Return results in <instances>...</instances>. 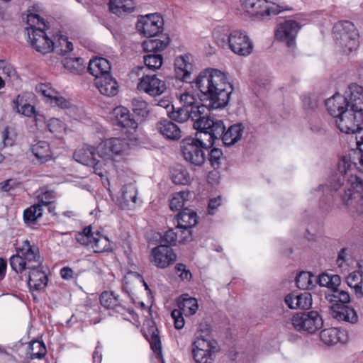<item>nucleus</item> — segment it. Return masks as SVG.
Wrapping results in <instances>:
<instances>
[{
  "label": "nucleus",
  "instance_id": "40",
  "mask_svg": "<svg viewBox=\"0 0 363 363\" xmlns=\"http://www.w3.org/2000/svg\"><path fill=\"white\" fill-rule=\"evenodd\" d=\"M133 0H115V15L125 16L135 11Z\"/></svg>",
  "mask_w": 363,
  "mask_h": 363
},
{
  "label": "nucleus",
  "instance_id": "18",
  "mask_svg": "<svg viewBox=\"0 0 363 363\" xmlns=\"http://www.w3.org/2000/svg\"><path fill=\"white\" fill-rule=\"evenodd\" d=\"M16 252L27 262L28 266L33 264H42L43 259L40 257L39 248L29 240L23 241L20 247H16Z\"/></svg>",
  "mask_w": 363,
  "mask_h": 363
},
{
  "label": "nucleus",
  "instance_id": "12",
  "mask_svg": "<svg viewBox=\"0 0 363 363\" xmlns=\"http://www.w3.org/2000/svg\"><path fill=\"white\" fill-rule=\"evenodd\" d=\"M301 25L294 20H286L280 23L275 30V38L279 41L284 43L288 48H294L296 38Z\"/></svg>",
  "mask_w": 363,
  "mask_h": 363
},
{
  "label": "nucleus",
  "instance_id": "1",
  "mask_svg": "<svg viewBox=\"0 0 363 363\" xmlns=\"http://www.w3.org/2000/svg\"><path fill=\"white\" fill-rule=\"evenodd\" d=\"M194 86L200 92L199 98L206 105H197L191 109L171 106L167 111L169 118L178 123H184L191 118L196 130H203L210 138H216L223 133V121L205 116L207 109H218L226 106L233 91L226 74L217 69L207 68L201 71L194 80Z\"/></svg>",
  "mask_w": 363,
  "mask_h": 363
},
{
  "label": "nucleus",
  "instance_id": "7",
  "mask_svg": "<svg viewBox=\"0 0 363 363\" xmlns=\"http://www.w3.org/2000/svg\"><path fill=\"white\" fill-rule=\"evenodd\" d=\"M219 351L218 342L211 337L196 336L191 344V355L195 363H213Z\"/></svg>",
  "mask_w": 363,
  "mask_h": 363
},
{
  "label": "nucleus",
  "instance_id": "36",
  "mask_svg": "<svg viewBox=\"0 0 363 363\" xmlns=\"http://www.w3.org/2000/svg\"><path fill=\"white\" fill-rule=\"evenodd\" d=\"M65 69L74 74H80L85 70L84 60L82 57H65L63 61Z\"/></svg>",
  "mask_w": 363,
  "mask_h": 363
},
{
  "label": "nucleus",
  "instance_id": "58",
  "mask_svg": "<svg viewBox=\"0 0 363 363\" xmlns=\"http://www.w3.org/2000/svg\"><path fill=\"white\" fill-rule=\"evenodd\" d=\"M76 240L78 243L87 246L90 243L94 242L96 247H99V239L94 238L93 235H86V234L77 233L75 235Z\"/></svg>",
  "mask_w": 363,
  "mask_h": 363
},
{
  "label": "nucleus",
  "instance_id": "63",
  "mask_svg": "<svg viewBox=\"0 0 363 363\" xmlns=\"http://www.w3.org/2000/svg\"><path fill=\"white\" fill-rule=\"evenodd\" d=\"M2 139L4 146H12L15 141V135L6 127L2 133Z\"/></svg>",
  "mask_w": 363,
  "mask_h": 363
},
{
  "label": "nucleus",
  "instance_id": "59",
  "mask_svg": "<svg viewBox=\"0 0 363 363\" xmlns=\"http://www.w3.org/2000/svg\"><path fill=\"white\" fill-rule=\"evenodd\" d=\"M184 313L179 309H174L171 313V316L174 320V327L177 329H182L184 328L185 321L183 317Z\"/></svg>",
  "mask_w": 363,
  "mask_h": 363
},
{
  "label": "nucleus",
  "instance_id": "30",
  "mask_svg": "<svg viewBox=\"0 0 363 363\" xmlns=\"http://www.w3.org/2000/svg\"><path fill=\"white\" fill-rule=\"evenodd\" d=\"M176 220L178 228L186 230L195 226L197 223V216L194 211L185 208L177 215Z\"/></svg>",
  "mask_w": 363,
  "mask_h": 363
},
{
  "label": "nucleus",
  "instance_id": "29",
  "mask_svg": "<svg viewBox=\"0 0 363 363\" xmlns=\"http://www.w3.org/2000/svg\"><path fill=\"white\" fill-rule=\"evenodd\" d=\"M178 309L181 310L186 316L194 315L199 308L197 299L189 294H182L177 299Z\"/></svg>",
  "mask_w": 363,
  "mask_h": 363
},
{
  "label": "nucleus",
  "instance_id": "53",
  "mask_svg": "<svg viewBox=\"0 0 363 363\" xmlns=\"http://www.w3.org/2000/svg\"><path fill=\"white\" fill-rule=\"evenodd\" d=\"M180 103L182 104L183 107H186L191 109V107H196L197 105H206V103L201 104L198 101L194 95L189 93H183L179 96Z\"/></svg>",
  "mask_w": 363,
  "mask_h": 363
},
{
  "label": "nucleus",
  "instance_id": "14",
  "mask_svg": "<svg viewBox=\"0 0 363 363\" xmlns=\"http://www.w3.org/2000/svg\"><path fill=\"white\" fill-rule=\"evenodd\" d=\"M137 89L150 96H155L163 94L167 86L165 82L159 79L156 74H144L139 79Z\"/></svg>",
  "mask_w": 363,
  "mask_h": 363
},
{
  "label": "nucleus",
  "instance_id": "23",
  "mask_svg": "<svg viewBox=\"0 0 363 363\" xmlns=\"http://www.w3.org/2000/svg\"><path fill=\"white\" fill-rule=\"evenodd\" d=\"M284 301L291 309H306L312 305L311 295L308 292L289 294L286 296Z\"/></svg>",
  "mask_w": 363,
  "mask_h": 363
},
{
  "label": "nucleus",
  "instance_id": "61",
  "mask_svg": "<svg viewBox=\"0 0 363 363\" xmlns=\"http://www.w3.org/2000/svg\"><path fill=\"white\" fill-rule=\"evenodd\" d=\"M113 292L104 291L100 296V303L106 310H111Z\"/></svg>",
  "mask_w": 363,
  "mask_h": 363
},
{
  "label": "nucleus",
  "instance_id": "32",
  "mask_svg": "<svg viewBox=\"0 0 363 363\" xmlns=\"http://www.w3.org/2000/svg\"><path fill=\"white\" fill-rule=\"evenodd\" d=\"M169 37L164 35L161 36L160 38L145 40L142 44V47L146 52H157L164 50L169 45Z\"/></svg>",
  "mask_w": 363,
  "mask_h": 363
},
{
  "label": "nucleus",
  "instance_id": "26",
  "mask_svg": "<svg viewBox=\"0 0 363 363\" xmlns=\"http://www.w3.org/2000/svg\"><path fill=\"white\" fill-rule=\"evenodd\" d=\"M320 339L325 345L331 346L338 342H344L347 340L345 331L337 328H329L323 330L320 333Z\"/></svg>",
  "mask_w": 363,
  "mask_h": 363
},
{
  "label": "nucleus",
  "instance_id": "38",
  "mask_svg": "<svg viewBox=\"0 0 363 363\" xmlns=\"http://www.w3.org/2000/svg\"><path fill=\"white\" fill-rule=\"evenodd\" d=\"M54 50L60 55H65L72 51L73 45L68 40L67 37L62 35L54 36Z\"/></svg>",
  "mask_w": 363,
  "mask_h": 363
},
{
  "label": "nucleus",
  "instance_id": "10",
  "mask_svg": "<svg viewBox=\"0 0 363 363\" xmlns=\"http://www.w3.org/2000/svg\"><path fill=\"white\" fill-rule=\"evenodd\" d=\"M135 27L140 35L152 38L162 32L164 21L157 13L140 15L138 17Z\"/></svg>",
  "mask_w": 363,
  "mask_h": 363
},
{
  "label": "nucleus",
  "instance_id": "56",
  "mask_svg": "<svg viewBox=\"0 0 363 363\" xmlns=\"http://www.w3.org/2000/svg\"><path fill=\"white\" fill-rule=\"evenodd\" d=\"M161 238V245H165L170 247V246L176 245L177 234L173 229H169L164 233Z\"/></svg>",
  "mask_w": 363,
  "mask_h": 363
},
{
  "label": "nucleus",
  "instance_id": "3",
  "mask_svg": "<svg viewBox=\"0 0 363 363\" xmlns=\"http://www.w3.org/2000/svg\"><path fill=\"white\" fill-rule=\"evenodd\" d=\"M138 121L125 107H115V155H128L138 145Z\"/></svg>",
  "mask_w": 363,
  "mask_h": 363
},
{
  "label": "nucleus",
  "instance_id": "6",
  "mask_svg": "<svg viewBox=\"0 0 363 363\" xmlns=\"http://www.w3.org/2000/svg\"><path fill=\"white\" fill-rule=\"evenodd\" d=\"M333 31L335 40L344 53L349 54L358 48V32L351 21H338L333 26Z\"/></svg>",
  "mask_w": 363,
  "mask_h": 363
},
{
  "label": "nucleus",
  "instance_id": "46",
  "mask_svg": "<svg viewBox=\"0 0 363 363\" xmlns=\"http://www.w3.org/2000/svg\"><path fill=\"white\" fill-rule=\"evenodd\" d=\"M189 196V191H182L174 193L169 201L170 209L173 211L182 209L184 206L185 201H187Z\"/></svg>",
  "mask_w": 363,
  "mask_h": 363
},
{
  "label": "nucleus",
  "instance_id": "52",
  "mask_svg": "<svg viewBox=\"0 0 363 363\" xmlns=\"http://www.w3.org/2000/svg\"><path fill=\"white\" fill-rule=\"evenodd\" d=\"M115 313L121 315L123 320H129L131 318L133 320H138V315L135 313L133 308H126L121 304L115 303Z\"/></svg>",
  "mask_w": 363,
  "mask_h": 363
},
{
  "label": "nucleus",
  "instance_id": "15",
  "mask_svg": "<svg viewBox=\"0 0 363 363\" xmlns=\"http://www.w3.org/2000/svg\"><path fill=\"white\" fill-rule=\"evenodd\" d=\"M138 190L134 184L124 185L117 196V204L123 210H134L138 206Z\"/></svg>",
  "mask_w": 363,
  "mask_h": 363
},
{
  "label": "nucleus",
  "instance_id": "5",
  "mask_svg": "<svg viewBox=\"0 0 363 363\" xmlns=\"http://www.w3.org/2000/svg\"><path fill=\"white\" fill-rule=\"evenodd\" d=\"M225 31L223 28H218L213 32V38L218 46L228 47L235 54L240 56L251 54L252 43L245 32L234 30L228 33Z\"/></svg>",
  "mask_w": 363,
  "mask_h": 363
},
{
  "label": "nucleus",
  "instance_id": "24",
  "mask_svg": "<svg viewBox=\"0 0 363 363\" xmlns=\"http://www.w3.org/2000/svg\"><path fill=\"white\" fill-rule=\"evenodd\" d=\"M348 105L353 110L363 112V87L357 84H351L346 91Z\"/></svg>",
  "mask_w": 363,
  "mask_h": 363
},
{
  "label": "nucleus",
  "instance_id": "28",
  "mask_svg": "<svg viewBox=\"0 0 363 363\" xmlns=\"http://www.w3.org/2000/svg\"><path fill=\"white\" fill-rule=\"evenodd\" d=\"M259 4L260 5H257L255 14L253 15L257 18H263L272 15H277L283 11L289 10V8L287 6H281L274 3L269 2L267 0H264L263 4L260 2Z\"/></svg>",
  "mask_w": 363,
  "mask_h": 363
},
{
  "label": "nucleus",
  "instance_id": "33",
  "mask_svg": "<svg viewBox=\"0 0 363 363\" xmlns=\"http://www.w3.org/2000/svg\"><path fill=\"white\" fill-rule=\"evenodd\" d=\"M94 84L101 94L109 97L113 96V78L111 73L95 79Z\"/></svg>",
  "mask_w": 363,
  "mask_h": 363
},
{
  "label": "nucleus",
  "instance_id": "51",
  "mask_svg": "<svg viewBox=\"0 0 363 363\" xmlns=\"http://www.w3.org/2000/svg\"><path fill=\"white\" fill-rule=\"evenodd\" d=\"M9 263L11 269L16 273H21L28 269L27 262L18 252L10 257Z\"/></svg>",
  "mask_w": 363,
  "mask_h": 363
},
{
  "label": "nucleus",
  "instance_id": "35",
  "mask_svg": "<svg viewBox=\"0 0 363 363\" xmlns=\"http://www.w3.org/2000/svg\"><path fill=\"white\" fill-rule=\"evenodd\" d=\"M144 336L149 342L151 349L157 353L159 357H161L162 343L157 328L154 325L150 327L147 333L145 332Z\"/></svg>",
  "mask_w": 363,
  "mask_h": 363
},
{
  "label": "nucleus",
  "instance_id": "41",
  "mask_svg": "<svg viewBox=\"0 0 363 363\" xmlns=\"http://www.w3.org/2000/svg\"><path fill=\"white\" fill-rule=\"evenodd\" d=\"M316 280L320 286L326 287L325 291L339 286L341 281L340 277L338 275L329 274L328 273H322Z\"/></svg>",
  "mask_w": 363,
  "mask_h": 363
},
{
  "label": "nucleus",
  "instance_id": "8",
  "mask_svg": "<svg viewBox=\"0 0 363 363\" xmlns=\"http://www.w3.org/2000/svg\"><path fill=\"white\" fill-rule=\"evenodd\" d=\"M335 123L342 133L354 135L356 143L359 139L363 140V112L350 108L342 112Z\"/></svg>",
  "mask_w": 363,
  "mask_h": 363
},
{
  "label": "nucleus",
  "instance_id": "55",
  "mask_svg": "<svg viewBox=\"0 0 363 363\" xmlns=\"http://www.w3.org/2000/svg\"><path fill=\"white\" fill-rule=\"evenodd\" d=\"M209 162L213 168H218L220 164L223 157V152L220 149L214 147L211 150L209 154Z\"/></svg>",
  "mask_w": 363,
  "mask_h": 363
},
{
  "label": "nucleus",
  "instance_id": "17",
  "mask_svg": "<svg viewBox=\"0 0 363 363\" xmlns=\"http://www.w3.org/2000/svg\"><path fill=\"white\" fill-rule=\"evenodd\" d=\"M28 269H30L28 281L30 289L35 291L43 289L47 285L48 278L42 264L28 265Z\"/></svg>",
  "mask_w": 363,
  "mask_h": 363
},
{
  "label": "nucleus",
  "instance_id": "25",
  "mask_svg": "<svg viewBox=\"0 0 363 363\" xmlns=\"http://www.w3.org/2000/svg\"><path fill=\"white\" fill-rule=\"evenodd\" d=\"M157 129L166 139L169 140H178L182 138L180 128L171 121L161 120L157 123Z\"/></svg>",
  "mask_w": 363,
  "mask_h": 363
},
{
  "label": "nucleus",
  "instance_id": "20",
  "mask_svg": "<svg viewBox=\"0 0 363 363\" xmlns=\"http://www.w3.org/2000/svg\"><path fill=\"white\" fill-rule=\"evenodd\" d=\"M325 106L328 113L335 120L342 115V112L350 108L347 98L340 94H335L331 98L328 99L325 101Z\"/></svg>",
  "mask_w": 363,
  "mask_h": 363
},
{
  "label": "nucleus",
  "instance_id": "44",
  "mask_svg": "<svg viewBox=\"0 0 363 363\" xmlns=\"http://www.w3.org/2000/svg\"><path fill=\"white\" fill-rule=\"evenodd\" d=\"M316 280L315 277L308 272H300L296 278V286L303 290H308L313 288V281Z\"/></svg>",
  "mask_w": 363,
  "mask_h": 363
},
{
  "label": "nucleus",
  "instance_id": "57",
  "mask_svg": "<svg viewBox=\"0 0 363 363\" xmlns=\"http://www.w3.org/2000/svg\"><path fill=\"white\" fill-rule=\"evenodd\" d=\"M175 273L182 281H189L192 277L191 273L186 269V265L184 264H177L175 267Z\"/></svg>",
  "mask_w": 363,
  "mask_h": 363
},
{
  "label": "nucleus",
  "instance_id": "50",
  "mask_svg": "<svg viewBox=\"0 0 363 363\" xmlns=\"http://www.w3.org/2000/svg\"><path fill=\"white\" fill-rule=\"evenodd\" d=\"M143 59L146 67L152 70L160 69L163 63L162 55L160 54H149Z\"/></svg>",
  "mask_w": 363,
  "mask_h": 363
},
{
  "label": "nucleus",
  "instance_id": "16",
  "mask_svg": "<svg viewBox=\"0 0 363 363\" xmlns=\"http://www.w3.org/2000/svg\"><path fill=\"white\" fill-rule=\"evenodd\" d=\"M191 57L188 55L177 57L174 60L175 77L182 82L193 83L191 73L194 65L191 62Z\"/></svg>",
  "mask_w": 363,
  "mask_h": 363
},
{
  "label": "nucleus",
  "instance_id": "60",
  "mask_svg": "<svg viewBox=\"0 0 363 363\" xmlns=\"http://www.w3.org/2000/svg\"><path fill=\"white\" fill-rule=\"evenodd\" d=\"M53 104L61 108L69 110V112L76 109L75 106L72 105L70 101L57 95L54 98Z\"/></svg>",
  "mask_w": 363,
  "mask_h": 363
},
{
  "label": "nucleus",
  "instance_id": "62",
  "mask_svg": "<svg viewBox=\"0 0 363 363\" xmlns=\"http://www.w3.org/2000/svg\"><path fill=\"white\" fill-rule=\"evenodd\" d=\"M357 147L359 150V157L358 159V162H352V168L356 167L360 172H363V140L359 139V140L356 143Z\"/></svg>",
  "mask_w": 363,
  "mask_h": 363
},
{
  "label": "nucleus",
  "instance_id": "22",
  "mask_svg": "<svg viewBox=\"0 0 363 363\" xmlns=\"http://www.w3.org/2000/svg\"><path fill=\"white\" fill-rule=\"evenodd\" d=\"M330 315L338 321H346L355 323L357 320V315L355 311L343 303H333L330 307Z\"/></svg>",
  "mask_w": 363,
  "mask_h": 363
},
{
  "label": "nucleus",
  "instance_id": "11",
  "mask_svg": "<svg viewBox=\"0 0 363 363\" xmlns=\"http://www.w3.org/2000/svg\"><path fill=\"white\" fill-rule=\"evenodd\" d=\"M177 257L173 249L165 245H160L151 250L150 262L157 268L165 269L173 264Z\"/></svg>",
  "mask_w": 363,
  "mask_h": 363
},
{
  "label": "nucleus",
  "instance_id": "64",
  "mask_svg": "<svg viewBox=\"0 0 363 363\" xmlns=\"http://www.w3.org/2000/svg\"><path fill=\"white\" fill-rule=\"evenodd\" d=\"M37 89L44 96L50 99L51 104H53V99L57 95L56 92L48 88V86L45 84H40Z\"/></svg>",
  "mask_w": 363,
  "mask_h": 363
},
{
  "label": "nucleus",
  "instance_id": "31",
  "mask_svg": "<svg viewBox=\"0 0 363 363\" xmlns=\"http://www.w3.org/2000/svg\"><path fill=\"white\" fill-rule=\"evenodd\" d=\"M30 150L39 163L43 164L52 158V152L50 145L46 141H38L31 145Z\"/></svg>",
  "mask_w": 363,
  "mask_h": 363
},
{
  "label": "nucleus",
  "instance_id": "43",
  "mask_svg": "<svg viewBox=\"0 0 363 363\" xmlns=\"http://www.w3.org/2000/svg\"><path fill=\"white\" fill-rule=\"evenodd\" d=\"M23 98L18 95L13 101V109L17 113H21L27 117H32L35 113V107L29 104H23Z\"/></svg>",
  "mask_w": 363,
  "mask_h": 363
},
{
  "label": "nucleus",
  "instance_id": "39",
  "mask_svg": "<svg viewBox=\"0 0 363 363\" xmlns=\"http://www.w3.org/2000/svg\"><path fill=\"white\" fill-rule=\"evenodd\" d=\"M347 283L348 286L354 289V292L357 296H363L362 274L359 271H354L350 273L347 277Z\"/></svg>",
  "mask_w": 363,
  "mask_h": 363
},
{
  "label": "nucleus",
  "instance_id": "54",
  "mask_svg": "<svg viewBox=\"0 0 363 363\" xmlns=\"http://www.w3.org/2000/svg\"><path fill=\"white\" fill-rule=\"evenodd\" d=\"M242 9L253 16L259 3H264V0H240Z\"/></svg>",
  "mask_w": 363,
  "mask_h": 363
},
{
  "label": "nucleus",
  "instance_id": "4",
  "mask_svg": "<svg viewBox=\"0 0 363 363\" xmlns=\"http://www.w3.org/2000/svg\"><path fill=\"white\" fill-rule=\"evenodd\" d=\"M196 138H188L183 140L180 149L184 159L194 167H201L206 161L204 149L213 145L208 135H205L203 130H199Z\"/></svg>",
  "mask_w": 363,
  "mask_h": 363
},
{
  "label": "nucleus",
  "instance_id": "37",
  "mask_svg": "<svg viewBox=\"0 0 363 363\" xmlns=\"http://www.w3.org/2000/svg\"><path fill=\"white\" fill-rule=\"evenodd\" d=\"M96 156L104 160L113 161V138H108L101 143L96 149Z\"/></svg>",
  "mask_w": 363,
  "mask_h": 363
},
{
  "label": "nucleus",
  "instance_id": "45",
  "mask_svg": "<svg viewBox=\"0 0 363 363\" xmlns=\"http://www.w3.org/2000/svg\"><path fill=\"white\" fill-rule=\"evenodd\" d=\"M132 106L133 111L138 118L143 120L149 115L148 104L141 98H134L132 101Z\"/></svg>",
  "mask_w": 363,
  "mask_h": 363
},
{
  "label": "nucleus",
  "instance_id": "42",
  "mask_svg": "<svg viewBox=\"0 0 363 363\" xmlns=\"http://www.w3.org/2000/svg\"><path fill=\"white\" fill-rule=\"evenodd\" d=\"M43 210L40 205H33L23 212V220L27 225H34L43 215Z\"/></svg>",
  "mask_w": 363,
  "mask_h": 363
},
{
  "label": "nucleus",
  "instance_id": "27",
  "mask_svg": "<svg viewBox=\"0 0 363 363\" xmlns=\"http://www.w3.org/2000/svg\"><path fill=\"white\" fill-rule=\"evenodd\" d=\"M111 69L109 62L104 57H94L90 60L87 67L88 72L94 76L95 79L110 74Z\"/></svg>",
  "mask_w": 363,
  "mask_h": 363
},
{
  "label": "nucleus",
  "instance_id": "34",
  "mask_svg": "<svg viewBox=\"0 0 363 363\" xmlns=\"http://www.w3.org/2000/svg\"><path fill=\"white\" fill-rule=\"evenodd\" d=\"M325 298L330 303H343L346 305L350 301L349 294L336 286L333 289L324 291Z\"/></svg>",
  "mask_w": 363,
  "mask_h": 363
},
{
  "label": "nucleus",
  "instance_id": "49",
  "mask_svg": "<svg viewBox=\"0 0 363 363\" xmlns=\"http://www.w3.org/2000/svg\"><path fill=\"white\" fill-rule=\"evenodd\" d=\"M27 24L29 26L26 28L27 33L33 29H38V27L43 29L48 28L45 21L39 15L35 13H30L27 16Z\"/></svg>",
  "mask_w": 363,
  "mask_h": 363
},
{
  "label": "nucleus",
  "instance_id": "48",
  "mask_svg": "<svg viewBox=\"0 0 363 363\" xmlns=\"http://www.w3.org/2000/svg\"><path fill=\"white\" fill-rule=\"evenodd\" d=\"M172 180L175 184L185 185L190 182V176L186 169L179 167L172 170Z\"/></svg>",
  "mask_w": 363,
  "mask_h": 363
},
{
  "label": "nucleus",
  "instance_id": "19",
  "mask_svg": "<svg viewBox=\"0 0 363 363\" xmlns=\"http://www.w3.org/2000/svg\"><path fill=\"white\" fill-rule=\"evenodd\" d=\"M75 161L84 165L93 167L98 169L99 161L96 157V148L93 146L84 145L82 147L75 150L73 155Z\"/></svg>",
  "mask_w": 363,
  "mask_h": 363
},
{
  "label": "nucleus",
  "instance_id": "9",
  "mask_svg": "<svg viewBox=\"0 0 363 363\" xmlns=\"http://www.w3.org/2000/svg\"><path fill=\"white\" fill-rule=\"evenodd\" d=\"M293 328L301 333H315L323 325L322 316L315 311L297 313L290 320Z\"/></svg>",
  "mask_w": 363,
  "mask_h": 363
},
{
  "label": "nucleus",
  "instance_id": "21",
  "mask_svg": "<svg viewBox=\"0 0 363 363\" xmlns=\"http://www.w3.org/2000/svg\"><path fill=\"white\" fill-rule=\"evenodd\" d=\"M225 129V128L224 127L223 133L220 135L216 138H209V140H211L213 143H214L215 140L221 138L225 145H233L242 138L245 127L242 123H236L230 125L225 132H224Z\"/></svg>",
  "mask_w": 363,
  "mask_h": 363
},
{
  "label": "nucleus",
  "instance_id": "2",
  "mask_svg": "<svg viewBox=\"0 0 363 363\" xmlns=\"http://www.w3.org/2000/svg\"><path fill=\"white\" fill-rule=\"evenodd\" d=\"M352 161L347 157H342L337 164V172L326 187L330 191H337L345 180L350 186L339 194L342 209L347 215L357 219L363 216V196L358 189L363 188V181L352 174Z\"/></svg>",
  "mask_w": 363,
  "mask_h": 363
},
{
  "label": "nucleus",
  "instance_id": "13",
  "mask_svg": "<svg viewBox=\"0 0 363 363\" xmlns=\"http://www.w3.org/2000/svg\"><path fill=\"white\" fill-rule=\"evenodd\" d=\"M45 29L38 27L28 32V42L36 51L47 54L54 50V41L50 39L45 32Z\"/></svg>",
  "mask_w": 363,
  "mask_h": 363
},
{
  "label": "nucleus",
  "instance_id": "47",
  "mask_svg": "<svg viewBox=\"0 0 363 363\" xmlns=\"http://www.w3.org/2000/svg\"><path fill=\"white\" fill-rule=\"evenodd\" d=\"M29 347L31 350L29 356L30 359H42L46 354V347L43 341L34 340L30 344Z\"/></svg>",
  "mask_w": 363,
  "mask_h": 363
}]
</instances>
